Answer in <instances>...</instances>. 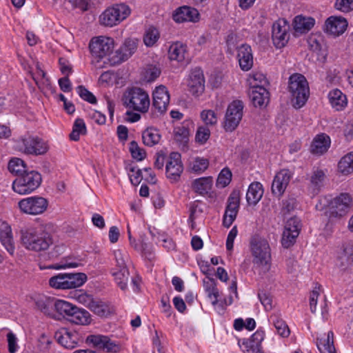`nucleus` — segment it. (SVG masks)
<instances>
[{
	"label": "nucleus",
	"instance_id": "55",
	"mask_svg": "<svg viewBox=\"0 0 353 353\" xmlns=\"http://www.w3.org/2000/svg\"><path fill=\"white\" fill-rule=\"evenodd\" d=\"M209 162L208 159L203 158H196L192 162L191 169L196 173L204 172L208 167Z\"/></svg>",
	"mask_w": 353,
	"mask_h": 353
},
{
	"label": "nucleus",
	"instance_id": "57",
	"mask_svg": "<svg viewBox=\"0 0 353 353\" xmlns=\"http://www.w3.org/2000/svg\"><path fill=\"white\" fill-rule=\"evenodd\" d=\"M320 292H321V285L316 284L313 290L310 292V310L312 313H314L316 312L317 301H318V298L320 295Z\"/></svg>",
	"mask_w": 353,
	"mask_h": 353
},
{
	"label": "nucleus",
	"instance_id": "20",
	"mask_svg": "<svg viewBox=\"0 0 353 353\" xmlns=\"http://www.w3.org/2000/svg\"><path fill=\"white\" fill-rule=\"evenodd\" d=\"M188 87L189 92L194 96H199L204 92L205 79L200 68L192 70L188 81Z\"/></svg>",
	"mask_w": 353,
	"mask_h": 353
},
{
	"label": "nucleus",
	"instance_id": "44",
	"mask_svg": "<svg viewBox=\"0 0 353 353\" xmlns=\"http://www.w3.org/2000/svg\"><path fill=\"white\" fill-rule=\"evenodd\" d=\"M86 126L82 119H77L73 125V129L70 134V138L72 141H78L81 134H85Z\"/></svg>",
	"mask_w": 353,
	"mask_h": 353
},
{
	"label": "nucleus",
	"instance_id": "60",
	"mask_svg": "<svg viewBox=\"0 0 353 353\" xmlns=\"http://www.w3.org/2000/svg\"><path fill=\"white\" fill-rule=\"evenodd\" d=\"M335 6L343 12H348L353 10V0H336Z\"/></svg>",
	"mask_w": 353,
	"mask_h": 353
},
{
	"label": "nucleus",
	"instance_id": "25",
	"mask_svg": "<svg viewBox=\"0 0 353 353\" xmlns=\"http://www.w3.org/2000/svg\"><path fill=\"white\" fill-rule=\"evenodd\" d=\"M325 26L327 33L336 37L345 32L347 27V22L344 18L331 17L327 19Z\"/></svg>",
	"mask_w": 353,
	"mask_h": 353
},
{
	"label": "nucleus",
	"instance_id": "15",
	"mask_svg": "<svg viewBox=\"0 0 353 353\" xmlns=\"http://www.w3.org/2000/svg\"><path fill=\"white\" fill-rule=\"evenodd\" d=\"M86 343L92 344L95 348L105 352L117 353L121 350L118 342L105 335H90L86 339Z\"/></svg>",
	"mask_w": 353,
	"mask_h": 353
},
{
	"label": "nucleus",
	"instance_id": "39",
	"mask_svg": "<svg viewBox=\"0 0 353 353\" xmlns=\"http://www.w3.org/2000/svg\"><path fill=\"white\" fill-rule=\"evenodd\" d=\"M339 261L343 270L347 269L353 264V245H349L344 248L339 256Z\"/></svg>",
	"mask_w": 353,
	"mask_h": 353
},
{
	"label": "nucleus",
	"instance_id": "27",
	"mask_svg": "<svg viewBox=\"0 0 353 353\" xmlns=\"http://www.w3.org/2000/svg\"><path fill=\"white\" fill-rule=\"evenodd\" d=\"M325 177V173L323 170L316 169L312 171L308 183V191L311 194L315 196L321 192Z\"/></svg>",
	"mask_w": 353,
	"mask_h": 353
},
{
	"label": "nucleus",
	"instance_id": "45",
	"mask_svg": "<svg viewBox=\"0 0 353 353\" xmlns=\"http://www.w3.org/2000/svg\"><path fill=\"white\" fill-rule=\"evenodd\" d=\"M159 38V32L158 30L154 27H150L144 34L143 41L147 46L150 47L154 46Z\"/></svg>",
	"mask_w": 353,
	"mask_h": 353
},
{
	"label": "nucleus",
	"instance_id": "31",
	"mask_svg": "<svg viewBox=\"0 0 353 353\" xmlns=\"http://www.w3.org/2000/svg\"><path fill=\"white\" fill-rule=\"evenodd\" d=\"M314 23L315 20L312 17L298 15L294 19L293 26L296 32L305 33L310 30Z\"/></svg>",
	"mask_w": 353,
	"mask_h": 353
},
{
	"label": "nucleus",
	"instance_id": "8",
	"mask_svg": "<svg viewBox=\"0 0 353 353\" xmlns=\"http://www.w3.org/2000/svg\"><path fill=\"white\" fill-rule=\"evenodd\" d=\"M250 246L253 263L258 265H268L271 259L270 247L268 240L255 235L251 238Z\"/></svg>",
	"mask_w": 353,
	"mask_h": 353
},
{
	"label": "nucleus",
	"instance_id": "50",
	"mask_svg": "<svg viewBox=\"0 0 353 353\" xmlns=\"http://www.w3.org/2000/svg\"><path fill=\"white\" fill-rule=\"evenodd\" d=\"M201 118L206 125H214L217 123L216 113L211 110H204L201 112Z\"/></svg>",
	"mask_w": 353,
	"mask_h": 353
},
{
	"label": "nucleus",
	"instance_id": "37",
	"mask_svg": "<svg viewBox=\"0 0 353 353\" xmlns=\"http://www.w3.org/2000/svg\"><path fill=\"white\" fill-rule=\"evenodd\" d=\"M205 290L208 294V296L211 299L212 304L215 305L218 303V297L219 292L216 288V283L214 279L208 278V280L203 281Z\"/></svg>",
	"mask_w": 353,
	"mask_h": 353
},
{
	"label": "nucleus",
	"instance_id": "61",
	"mask_svg": "<svg viewBox=\"0 0 353 353\" xmlns=\"http://www.w3.org/2000/svg\"><path fill=\"white\" fill-rule=\"evenodd\" d=\"M238 212L235 210H225L223 219V225L229 228L235 220Z\"/></svg>",
	"mask_w": 353,
	"mask_h": 353
},
{
	"label": "nucleus",
	"instance_id": "21",
	"mask_svg": "<svg viewBox=\"0 0 353 353\" xmlns=\"http://www.w3.org/2000/svg\"><path fill=\"white\" fill-rule=\"evenodd\" d=\"M170 103V95L165 86L159 85L153 92V107L161 114L164 113Z\"/></svg>",
	"mask_w": 353,
	"mask_h": 353
},
{
	"label": "nucleus",
	"instance_id": "29",
	"mask_svg": "<svg viewBox=\"0 0 353 353\" xmlns=\"http://www.w3.org/2000/svg\"><path fill=\"white\" fill-rule=\"evenodd\" d=\"M263 194V185L259 182H252L248 187L246 200L249 205H255L261 199Z\"/></svg>",
	"mask_w": 353,
	"mask_h": 353
},
{
	"label": "nucleus",
	"instance_id": "24",
	"mask_svg": "<svg viewBox=\"0 0 353 353\" xmlns=\"http://www.w3.org/2000/svg\"><path fill=\"white\" fill-rule=\"evenodd\" d=\"M237 59L243 71L250 70L253 65V54L250 46L243 43L237 48Z\"/></svg>",
	"mask_w": 353,
	"mask_h": 353
},
{
	"label": "nucleus",
	"instance_id": "19",
	"mask_svg": "<svg viewBox=\"0 0 353 353\" xmlns=\"http://www.w3.org/2000/svg\"><path fill=\"white\" fill-rule=\"evenodd\" d=\"M54 337L59 344L67 349L76 347L80 340L79 334L65 327H61L54 333Z\"/></svg>",
	"mask_w": 353,
	"mask_h": 353
},
{
	"label": "nucleus",
	"instance_id": "11",
	"mask_svg": "<svg viewBox=\"0 0 353 353\" xmlns=\"http://www.w3.org/2000/svg\"><path fill=\"white\" fill-rule=\"evenodd\" d=\"M243 103L239 100L233 101L228 106L224 118L223 128L227 132H233L239 125L243 114Z\"/></svg>",
	"mask_w": 353,
	"mask_h": 353
},
{
	"label": "nucleus",
	"instance_id": "46",
	"mask_svg": "<svg viewBox=\"0 0 353 353\" xmlns=\"http://www.w3.org/2000/svg\"><path fill=\"white\" fill-rule=\"evenodd\" d=\"M309 46L313 52H319L325 46L323 39L320 35H313L308 39Z\"/></svg>",
	"mask_w": 353,
	"mask_h": 353
},
{
	"label": "nucleus",
	"instance_id": "48",
	"mask_svg": "<svg viewBox=\"0 0 353 353\" xmlns=\"http://www.w3.org/2000/svg\"><path fill=\"white\" fill-rule=\"evenodd\" d=\"M130 151L132 158L139 161L143 160L146 157L145 150L141 148L134 141L130 143Z\"/></svg>",
	"mask_w": 353,
	"mask_h": 353
},
{
	"label": "nucleus",
	"instance_id": "5",
	"mask_svg": "<svg viewBox=\"0 0 353 353\" xmlns=\"http://www.w3.org/2000/svg\"><path fill=\"white\" fill-rule=\"evenodd\" d=\"M42 177L35 170L27 172L17 176L12 182V190L19 194H28L33 192L41 185Z\"/></svg>",
	"mask_w": 353,
	"mask_h": 353
},
{
	"label": "nucleus",
	"instance_id": "63",
	"mask_svg": "<svg viewBox=\"0 0 353 353\" xmlns=\"http://www.w3.org/2000/svg\"><path fill=\"white\" fill-rule=\"evenodd\" d=\"M161 74V70L157 66L150 65L148 68L145 72V78L148 81H153L157 77H159Z\"/></svg>",
	"mask_w": 353,
	"mask_h": 353
},
{
	"label": "nucleus",
	"instance_id": "13",
	"mask_svg": "<svg viewBox=\"0 0 353 353\" xmlns=\"http://www.w3.org/2000/svg\"><path fill=\"white\" fill-rule=\"evenodd\" d=\"M301 221L296 216L288 219L282 234L281 244L285 248L292 246L296 241L301 231Z\"/></svg>",
	"mask_w": 353,
	"mask_h": 353
},
{
	"label": "nucleus",
	"instance_id": "30",
	"mask_svg": "<svg viewBox=\"0 0 353 353\" xmlns=\"http://www.w3.org/2000/svg\"><path fill=\"white\" fill-rule=\"evenodd\" d=\"M330 137L321 134L317 135L313 140L311 145V152L315 154H322L325 152L330 147Z\"/></svg>",
	"mask_w": 353,
	"mask_h": 353
},
{
	"label": "nucleus",
	"instance_id": "28",
	"mask_svg": "<svg viewBox=\"0 0 353 353\" xmlns=\"http://www.w3.org/2000/svg\"><path fill=\"white\" fill-rule=\"evenodd\" d=\"M0 241L10 254L13 255L14 245L10 226L6 222L0 223Z\"/></svg>",
	"mask_w": 353,
	"mask_h": 353
},
{
	"label": "nucleus",
	"instance_id": "22",
	"mask_svg": "<svg viewBox=\"0 0 353 353\" xmlns=\"http://www.w3.org/2000/svg\"><path fill=\"white\" fill-rule=\"evenodd\" d=\"M292 178V173L289 170H282L278 172L272 183V192L276 196H281L285 192Z\"/></svg>",
	"mask_w": 353,
	"mask_h": 353
},
{
	"label": "nucleus",
	"instance_id": "52",
	"mask_svg": "<svg viewBox=\"0 0 353 353\" xmlns=\"http://www.w3.org/2000/svg\"><path fill=\"white\" fill-rule=\"evenodd\" d=\"M265 337V333L263 331L257 330L254 332L249 341L245 343L247 347H253L261 346V342L263 341Z\"/></svg>",
	"mask_w": 353,
	"mask_h": 353
},
{
	"label": "nucleus",
	"instance_id": "1",
	"mask_svg": "<svg viewBox=\"0 0 353 353\" xmlns=\"http://www.w3.org/2000/svg\"><path fill=\"white\" fill-rule=\"evenodd\" d=\"M21 243L28 250L40 252L48 249L53 241L50 234L45 230L29 228L21 231Z\"/></svg>",
	"mask_w": 353,
	"mask_h": 353
},
{
	"label": "nucleus",
	"instance_id": "40",
	"mask_svg": "<svg viewBox=\"0 0 353 353\" xmlns=\"http://www.w3.org/2000/svg\"><path fill=\"white\" fill-rule=\"evenodd\" d=\"M338 169L344 175L353 172V152H350L341 158L338 163Z\"/></svg>",
	"mask_w": 353,
	"mask_h": 353
},
{
	"label": "nucleus",
	"instance_id": "33",
	"mask_svg": "<svg viewBox=\"0 0 353 353\" xmlns=\"http://www.w3.org/2000/svg\"><path fill=\"white\" fill-rule=\"evenodd\" d=\"M330 102L336 110L340 111L347 105V98L339 89H334L328 94Z\"/></svg>",
	"mask_w": 353,
	"mask_h": 353
},
{
	"label": "nucleus",
	"instance_id": "23",
	"mask_svg": "<svg viewBox=\"0 0 353 353\" xmlns=\"http://www.w3.org/2000/svg\"><path fill=\"white\" fill-rule=\"evenodd\" d=\"M250 97L255 107L262 108L268 103L270 94L263 85H259L257 83H253Z\"/></svg>",
	"mask_w": 353,
	"mask_h": 353
},
{
	"label": "nucleus",
	"instance_id": "7",
	"mask_svg": "<svg viewBox=\"0 0 353 353\" xmlns=\"http://www.w3.org/2000/svg\"><path fill=\"white\" fill-rule=\"evenodd\" d=\"M131 13L130 7L124 3H117L106 8L99 16L100 23L105 26H117Z\"/></svg>",
	"mask_w": 353,
	"mask_h": 353
},
{
	"label": "nucleus",
	"instance_id": "3",
	"mask_svg": "<svg viewBox=\"0 0 353 353\" xmlns=\"http://www.w3.org/2000/svg\"><path fill=\"white\" fill-rule=\"evenodd\" d=\"M55 310L68 321L77 325H88L90 323V315L88 311L72 303L57 300L54 303Z\"/></svg>",
	"mask_w": 353,
	"mask_h": 353
},
{
	"label": "nucleus",
	"instance_id": "62",
	"mask_svg": "<svg viewBox=\"0 0 353 353\" xmlns=\"http://www.w3.org/2000/svg\"><path fill=\"white\" fill-rule=\"evenodd\" d=\"M7 340H8V352L10 353H15L18 349L17 345V339L15 334L10 332L7 334Z\"/></svg>",
	"mask_w": 353,
	"mask_h": 353
},
{
	"label": "nucleus",
	"instance_id": "56",
	"mask_svg": "<svg viewBox=\"0 0 353 353\" xmlns=\"http://www.w3.org/2000/svg\"><path fill=\"white\" fill-rule=\"evenodd\" d=\"M210 136V130L207 126H200L198 128L195 139L200 143H205Z\"/></svg>",
	"mask_w": 353,
	"mask_h": 353
},
{
	"label": "nucleus",
	"instance_id": "2",
	"mask_svg": "<svg viewBox=\"0 0 353 353\" xmlns=\"http://www.w3.org/2000/svg\"><path fill=\"white\" fill-rule=\"evenodd\" d=\"M121 101L125 108L142 113L148 112L150 104L148 94L138 87L126 89Z\"/></svg>",
	"mask_w": 353,
	"mask_h": 353
},
{
	"label": "nucleus",
	"instance_id": "51",
	"mask_svg": "<svg viewBox=\"0 0 353 353\" xmlns=\"http://www.w3.org/2000/svg\"><path fill=\"white\" fill-rule=\"evenodd\" d=\"M88 307L99 316H104L107 313V306L101 301L94 298Z\"/></svg>",
	"mask_w": 353,
	"mask_h": 353
},
{
	"label": "nucleus",
	"instance_id": "18",
	"mask_svg": "<svg viewBox=\"0 0 353 353\" xmlns=\"http://www.w3.org/2000/svg\"><path fill=\"white\" fill-rule=\"evenodd\" d=\"M352 205V198L348 193H341L331 203L330 214L333 216H343Z\"/></svg>",
	"mask_w": 353,
	"mask_h": 353
},
{
	"label": "nucleus",
	"instance_id": "64",
	"mask_svg": "<svg viewBox=\"0 0 353 353\" xmlns=\"http://www.w3.org/2000/svg\"><path fill=\"white\" fill-rule=\"evenodd\" d=\"M238 234V230L236 226H234L230 231L227 240H226V248L228 250H232L234 246V241Z\"/></svg>",
	"mask_w": 353,
	"mask_h": 353
},
{
	"label": "nucleus",
	"instance_id": "4",
	"mask_svg": "<svg viewBox=\"0 0 353 353\" xmlns=\"http://www.w3.org/2000/svg\"><path fill=\"white\" fill-rule=\"evenodd\" d=\"M16 147L19 152L32 156L43 155L49 150L46 141L37 135L30 134L24 135L17 139Z\"/></svg>",
	"mask_w": 353,
	"mask_h": 353
},
{
	"label": "nucleus",
	"instance_id": "12",
	"mask_svg": "<svg viewBox=\"0 0 353 353\" xmlns=\"http://www.w3.org/2000/svg\"><path fill=\"white\" fill-rule=\"evenodd\" d=\"M18 206L21 212L29 215L43 214L48 208V201L39 196H32L20 200Z\"/></svg>",
	"mask_w": 353,
	"mask_h": 353
},
{
	"label": "nucleus",
	"instance_id": "32",
	"mask_svg": "<svg viewBox=\"0 0 353 353\" xmlns=\"http://www.w3.org/2000/svg\"><path fill=\"white\" fill-rule=\"evenodd\" d=\"M316 346L321 353H336L334 345V333L329 331L326 336L317 339Z\"/></svg>",
	"mask_w": 353,
	"mask_h": 353
},
{
	"label": "nucleus",
	"instance_id": "16",
	"mask_svg": "<svg viewBox=\"0 0 353 353\" xmlns=\"http://www.w3.org/2000/svg\"><path fill=\"white\" fill-rule=\"evenodd\" d=\"M289 25L285 20H278L272 25V39L276 48H283L290 39Z\"/></svg>",
	"mask_w": 353,
	"mask_h": 353
},
{
	"label": "nucleus",
	"instance_id": "53",
	"mask_svg": "<svg viewBox=\"0 0 353 353\" xmlns=\"http://www.w3.org/2000/svg\"><path fill=\"white\" fill-rule=\"evenodd\" d=\"M128 175L132 184L134 185H139L143 178L141 170L137 166H130L129 168Z\"/></svg>",
	"mask_w": 353,
	"mask_h": 353
},
{
	"label": "nucleus",
	"instance_id": "47",
	"mask_svg": "<svg viewBox=\"0 0 353 353\" xmlns=\"http://www.w3.org/2000/svg\"><path fill=\"white\" fill-rule=\"evenodd\" d=\"M113 254L118 268H127L126 261L128 258L125 250L117 249L113 251Z\"/></svg>",
	"mask_w": 353,
	"mask_h": 353
},
{
	"label": "nucleus",
	"instance_id": "9",
	"mask_svg": "<svg viewBox=\"0 0 353 353\" xmlns=\"http://www.w3.org/2000/svg\"><path fill=\"white\" fill-rule=\"evenodd\" d=\"M87 281L84 273L58 274L49 280L50 287L58 290L76 288L83 285Z\"/></svg>",
	"mask_w": 353,
	"mask_h": 353
},
{
	"label": "nucleus",
	"instance_id": "34",
	"mask_svg": "<svg viewBox=\"0 0 353 353\" xmlns=\"http://www.w3.org/2000/svg\"><path fill=\"white\" fill-rule=\"evenodd\" d=\"M213 180L211 176L201 177L192 182L193 190L200 195L207 194L212 189Z\"/></svg>",
	"mask_w": 353,
	"mask_h": 353
},
{
	"label": "nucleus",
	"instance_id": "38",
	"mask_svg": "<svg viewBox=\"0 0 353 353\" xmlns=\"http://www.w3.org/2000/svg\"><path fill=\"white\" fill-rule=\"evenodd\" d=\"M189 121H185L177 125L174 129V138L176 141L181 143H186L188 140L190 134Z\"/></svg>",
	"mask_w": 353,
	"mask_h": 353
},
{
	"label": "nucleus",
	"instance_id": "54",
	"mask_svg": "<svg viewBox=\"0 0 353 353\" xmlns=\"http://www.w3.org/2000/svg\"><path fill=\"white\" fill-rule=\"evenodd\" d=\"M77 92L82 99L92 104H95L97 103V98L95 96L84 86L79 85L77 88Z\"/></svg>",
	"mask_w": 353,
	"mask_h": 353
},
{
	"label": "nucleus",
	"instance_id": "6",
	"mask_svg": "<svg viewBox=\"0 0 353 353\" xmlns=\"http://www.w3.org/2000/svg\"><path fill=\"white\" fill-rule=\"evenodd\" d=\"M289 92L292 100H295L296 108H300L306 103L310 89L305 77L301 74H294L289 79Z\"/></svg>",
	"mask_w": 353,
	"mask_h": 353
},
{
	"label": "nucleus",
	"instance_id": "59",
	"mask_svg": "<svg viewBox=\"0 0 353 353\" xmlns=\"http://www.w3.org/2000/svg\"><path fill=\"white\" fill-rule=\"evenodd\" d=\"M258 297L266 311H270L273 308L272 298L270 294L263 291L259 292Z\"/></svg>",
	"mask_w": 353,
	"mask_h": 353
},
{
	"label": "nucleus",
	"instance_id": "35",
	"mask_svg": "<svg viewBox=\"0 0 353 353\" xmlns=\"http://www.w3.org/2000/svg\"><path fill=\"white\" fill-rule=\"evenodd\" d=\"M187 54V47L181 42H176L170 46L169 58L179 62L183 61Z\"/></svg>",
	"mask_w": 353,
	"mask_h": 353
},
{
	"label": "nucleus",
	"instance_id": "41",
	"mask_svg": "<svg viewBox=\"0 0 353 353\" xmlns=\"http://www.w3.org/2000/svg\"><path fill=\"white\" fill-rule=\"evenodd\" d=\"M112 276L118 285L123 290L127 288L129 278V271L127 268H119L117 271L112 272Z\"/></svg>",
	"mask_w": 353,
	"mask_h": 353
},
{
	"label": "nucleus",
	"instance_id": "14",
	"mask_svg": "<svg viewBox=\"0 0 353 353\" xmlns=\"http://www.w3.org/2000/svg\"><path fill=\"white\" fill-rule=\"evenodd\" d=\"M137 49V41L134 39H127L121 47L115 51L109 59L112 65H118L128 59Z\"/></svg>",
	"mask_w": 353,
	"mask_h": 353
},
{
	"label": "nucleus",
	"instance_id": "43",
	"mask_svg": "<svg viewBox=\"0 0 353 353\" xmlns=\"http://www.w3.org/2000/svg\"><path fill=\"white\" fill-rule=\"evenodd\" d=\"M9 171L17 176L27 172L24 161L19 158H12L10 160L8 165Z\"/></svg>",
	"mask_w": 353,
	"mask_h": 353
},
{
	"label": "nucleus",
	"instance_id": "10",
	"mask_svg": "<svg viewBox=\"0 0 353 353\" xmlns=\"http://www.w3.org/2000/svg\"><path fill=\"white\" fill-rule=\"evenodd\" d=\"M89 48L93 57L103 59L108 57V59L114 54V39L104 36L94 37L91 39Z\"/></svg>",
	"mask_w": 353,
	"mask_h": 353
},
{
	"label": "nucleus",
	"instance_id": "26",
	"mask_svg": "<svg viewBox=\"0 0 353 353\" xmlns=\"http://www.w3.org/2000/svg\"><path fill=\"white\" fill-rule=\"evenodd\" d=\"M199 17V14L196 9L186 6L177 8L173 14V19L177 23L195 22L198 21Z\"/></svg>",
	"mask_w": 353,
	"mask_h": 353
},
{
	"label": "nucleus",
	"instance_id": "17",
	"mask_svg": "<svg viewBox=\"0 0 353 353\" xmlns=\"http://www.w3.org/2000/svg\"><path fill=\"white\" fill-rule=\"evenodd\" d=\"M166 175L172 182L177 181L183 170L181 160V154L178 152H172L166 162Z\"/></svg>",
	"mask_w": 353,
	"mask_h": 353
},
{
	"label": "nucleus",
	"instance_id": "49",
	"mask_svg": "<svg viewBox=\"0 0 353 353\" xmlns=\"http://www.w3.org/2000/svg\"><path fill=\"white\" fill-rule=\"evenodd\" d=\"M240 203V192L239 191H233L228 199V205L225 210L239 211Z\"/></svg>",
	"mask_w": 353,
	"mask_h": 353
},
{
	"label": "nucleus",
	"instance_id": "36",
	"mask_svg": "<svg viewBox=\"0 0 353 353\" xmlns=\"http://www.w3.org/2000/svg\"><path fill=\"white\" fill-rule=\"evenodd\" d=\"M161 137L159 130L154 128H148L142 133L143 143L148 147H152L159 143Z\"/></svg>",
	"mask_w": 353,
	"mask_h": 353
},
{
	"label": "nucleus",
	"instance_id": "42",
	"mask_svg": "<svg viewBox=\"0 0 353 353\" xmlns=\"http://www.w3.org/2000/svg\"><path fill=\"white\" fill-rule=\"evenodd\" d=\"M270 320L272 321L279 335L282 337H288L290 335V329L284 321L276 315L271 316Z\"/></svg>",
	"mask_w": 353,
	"mask_h": 353
},
{
	"label": "nucleus",
	"instance_id": "58",
	"mask_svg": "<svg viewBox=\"0 0 353 353\" xmlns=\"http://www.w3.org/2000/svg\"><path fill=\"white\" fill-rule=\"evenodd\" d=\"M231 177L232 173L230 170L228 168L223 169L220 174H219L216 181L217 185H219L223 188L225 187L230 183L231 181Z\"/></svg>",
	"mask_w": 353,
	"mask_h": 353
}]
</instances>
